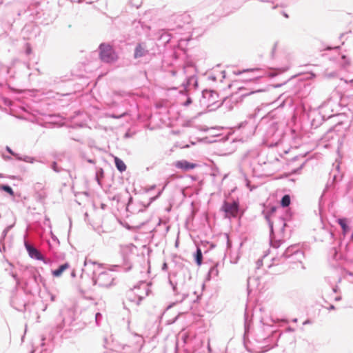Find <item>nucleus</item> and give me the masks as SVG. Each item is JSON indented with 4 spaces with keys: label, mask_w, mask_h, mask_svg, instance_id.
Instances as JSON below:
<instances>
[{
    "label": "nucleus",
    "mask_w": 353,
    "mask_h": 353,
    "mask_svg": "<svg viewBox=\"0 0 353 353\" xmlns=\"http://www.w3.org/2000/svg\"><path fill=\"white\" fill-rule=\"evenodd\" d=\"M268 222H269V226L270 228V245H271V247L276 249V248H279V246L281 245V241L280 240L274 241L273 239V236H273V225L274 223L278 224L279 226L280 227V230L281 231H283L284 228L286 225V224H285L283 219L277 218V217H274L273 220H268Z\"/></svg>",
    "instance_id": "obj_6"
},
{
    "label": "nucleus",
    "mask_w": 353,
    "mask_h": 353,
    "mask_svg": "<svg viewBox=\"0 0 353 353\" xmlns=\"http://www.w3.org/2000/svg\"><path fill=\"white\" fill-rule=\"evenodd\" d=\"M12 277L14 279V280H15L17 283H19V281H18V279H17V275H16V274H12Z\"/></svg>",
    "instance_id": "obj_52"
},
{
    "label": "nucleus",
    "mask_w": 353,
    "mask_h": 353,
    "mask_svg": "<svg viewBox=\"0 0 353 353\" xmlns=\"http://www.w3.org/2000/svg\"><path fill=\"white\" fill-rule=\"evenodd\" d=\"M148 53V50L146 49L145 45L143 43H138L134 49V58L139 59L143 57Z\"/></svg>",
    "instance_id": "obj_14"
},
{
    "label": "nucleus",
    "mask_w": 353,
    "mask_h": 353,
    "mask_svg": "<svg viewBox=\"0 0 353 353\" xmlns=\"http://www.w3.org/2000/svg\"><path fill=\"white\" fill-rule=\"evenodd\" d=\"M334 309H335V307L333 305H330V307H328V310H334Z\"/></svg>",
    "instance_id": "obj_54"
},
{
    "label": "nucleus",
    "mask_w": 353,
    "mask_h": 353,
    "mask_svg": "<svg viewBox=\"0 0 353 353\" xmlns=\"http://www.w3.org/2000/svg\"><path fill=\"white\" fill-rule=\"evenodd\" d=\"M260 91H261L260 90H258L256 91H252L250 94L254 93V92H260Z\"/></svg>",
    "instance_id": "obj_58"
},
{
    "label": "nucleus",
    "mask_w": 353,
    "mask_h": 353,
    "mask_svg": "<svg viewBox=\"0 0 353 353\" xmlns=\"http://www.w3.org/2000/svg\"><path fill=\"white\" fill-rule=\"evenodd\" d=\"M303 166V164H302L298 169L292 170L291 174H296L299 170L302 169Z\"/></svg>",
    "instance_id": "obj_41"
},
{
    "label": "nucleus",
    "mask_w": 353,
    "mask_h": 353,
    "mask_svg": "<svg viewBox=\"0 0 353 353\" xmlns=\"http://www.w3.org/2000/svg\"><path fill=\"white\" fill-rule=\"evenodd\" d=\"M227 217H235L239 212V203L236 201L229 203L225 201L222 206Z\"/></svg>",
    "instance_id": "obj_10"
},
{
    "label": "nucleus",
    "mask_w": 353,
    "mask_h": 353,
    "mask_svg": "<svg viewBox=\"0 0 353 353\" xmlns=\"http://www.w3.org/2000/svg\"><path fill=\"white\" fill-rule=\"evenodd\" d=\"M95 265H97L98 267H99V264L96 263V262H93L92 260L90 259H85V262H84V266L86 269H89L90 267L93 266L94 267Z\"/></svg>",
    "instance_id": "obj_29"
},
{
    "label": "nucleus",
    "mask_w": 353,
    "mask_h": 353,
    "mask_svg": "<svg viewBox=\"0 0 353 353\" xmlns=\"http://www.w3.org/2000/svg\"><path fill=\"white\" fill-rule=\"evenodd\" d=\"M174 166L178 169H181L184 171H188L196 168L197 164L188 162L186 160H181L176 161L174 163Z\"/></svg>",
    "instance_id": "obj_12"
},
{
    "label": "nucleus",
    "mask_w": 353,
    "mask_h": 353,
    "mask_svg": "<svg viewBox=\"0 0 353 353\" xmlns=\"http://www.w3.org/2000/svg\"><path fill=\"white\" fill-rule=\"evenodd\" d=\"M336 222L340 225L343 233H346L349 230V226L347 223V219L345 218L338 219Z\"/></svg>",
    "instance_id": "obj_20"
},
{
    "label": "nucleus",
    "mask_w": 353,
    "mask_h": 353,
    "mask_svg": "<svg viewBox=\"0 0 353 353\" xmlns=\"http://www.w3.org/2000/svg\"><path fill=\"white\" fill-rule=\"evenodd\" d=\"M258 77H253L252 78H250V80H252V79H256Z\"/></svg>",
    "instance_id": "obj_61"
},
{
    "label": "nucleus",
    "mask_w": 353,
    "mask_h": 353,
    "mask_svg": "<svg viewBox=\"0 0 353 353\" xmlns=\"http://www.w3.org/2000/svg\"><path fill=\"white\" fill-rule=\"evenodd\" d=\"M133 340V344H132V348L134 351H139L140 350L141 347H142L144 340L143 338L139 335V334H134L132 336Z\"/></svg>",
    "instance_id": "obj_16"
},
{
    "label": "nucleus",
    "mask_w": 353,
    "mask_h": 353,
    "mask_svg": "<svg viewBox=\"0 0 353 353\" xmlns=\"http://www.w3.org/2000/svg\"><path fill=\"white\" fill-rule=\"evenodd\" d=\"M195 262L198 265H201L203 261V254L201 249L197 248L196 253L194 254Z\"/></svg>",
    "instance_id": "obj_22"
},
{
    "label": "nucleus",
    "mask_w": 353,
    "mask_h": 353,
    "mask_svg": "<svg viewBox=\"0 0 353 353\" xmlns=\"http://www.w3.org/2000/svg\"><path fill=\"white\" fill-rule=\"evenodd\" d=\"M6 150L12 155L14 154V152L11 150V148L8 146H6Z\"/></svg>",
    "instance_id": "obj_43"
},
{
    "label": "nucleus",
    "mask_w": 353,
    "mask_h": 353,
    "mask_svg": "<svg viewBox=\"0 0 353 353\" xmlns=\"http://www.w3.org/2000/svg\"><path fill=\"white\" fill-rule=\"evenodd\" d=\"M88 162H89L90 163H94V161L92 159H88Z\"/></svg>",
    "instance_id": "obj_56"
},
{
    "label": "nucleus",
    "mask_w": 353,
    "mask_h": 353,
    "mask_svg": "<svg viewBox=\"0 0 353 353\" xmlns=\"http://www.w3.org/2000/svg\"><path fill=\"white\" fill-rule=\"evenodd\" d=\"M31 53V49L30 47H28L26 49V54H30Z\"/></svg>",
    "instance_id": "obj_48"
},
{
    "label": "nucleus",
    "mask_w": 353,
    "mask_h": 353,
    "mask_svg": "<svg viewBox=\"0 0 353 353\" xmlns=\"http://www.w3.org/2000/svg\"><path fill=\"white\" fill-rule=\"evenodd\" d=\"M292 321H293L294 323L297 322V319H292Z\"/></svg>",
    "instance_id": "obj_62"
},
{
    "label": "nucleus",
    "mask_w": 353,
    "mask_h": 353,
    "mask_svg": "<svg viewBox=\"0 0 353 353\" xmlns=\"http://www.w3.org/2000/svg\"><path fill=\"white\" fill-rule=\"evenodd\" d=\"M259 127L263 128L265 131V137L267 139L273 137L278 130V124L274 121H270L266 123H265L264 121H262L259 124Z\"/></svg>",
    "instance_id": "obj_8"
},
{
    "label": "nucleus",
    "mask_w": 353,
    "mask_h": 353,
    "mask_svg": "<svg viewBox=\"0 0 353 353\" xmlns=\"http://www.w3.org/2000/svg\"><path fill=\"white\" fill-rule=\"evenodd\" d=\"M12 156H14L17 160L22 161L23 155L14 152Z\"/></svg>",
    "instance_id": "obj_38"
},
{
    "label": "nucleus",
    "mask_w": 353,
    "mask_h": 353,
    "mask_svg": "<svg viewBox=\"0 0 353 353\" xmlns=\"http://www.w3.org/2000/svg\"><path fill=\"white\" fill-rule=\"evenodd\" d=\"M340 47L327 46L325 50L329 53L326 55L329 56V59L336 64L339 68L346 69L350 64L349 59L347 56L339 51Z\"/></svg>",
    "instance_id": "obj_1"
},
{
    "label": "nucleus",
    "mask_w": 353,
    "mask_h": 353,
    "mask_svg": "<svg viewBox=\"0 0 353 353\" xmlns=\"http://www.w3.org/2000/svg\"><path fill=\"white\" fill-rule=\"evenodd\" d=\"M8 231V228H6L3 231V233H2L3 238H4L6 236Z\"/></svg>",
    "instance_id": "obj_45"
},
{
    "label": "nucleus",
    "mask_w": 353,
    "mask_h": 353,
    "mask_svg": "<svg viewBox=\"0 0 353 353\" xmlns=\"http://www.w3.org/2000/svg\"><path fill=\"white\" fill-rule=\"evenodd\" d=\"M244 328H245V332H244V337H245V335L247 334V333L248 332L249 328H250V325H249V324H248V323L247 322L246 320L245 321Z\"/></svg>",
    "instance_id": "obj_36"
},
{
    "label": "nucleus",
    "mask_w": 353,
    "mask_h": 353,
    "mask_svg": "<svg viewBox=\"0 0 353 353\" xmlns=\"http://www.w3.org/2000/svg\"><path fill=\"white\" fill-rule=\"evenodd\" d=\"M277 46H278V42H275L272 46V48L271 50V52H270V57L271 59H275V57H276V48H277Z\"/></svg>",
    "instance_id": "obj_31"
},
{
    "label": "nucleus",
    "mask_w": 353,
    "mask_h": 353,
    "mask_svg": "<svg viewBox=\"0 0 353 353\" xmlns=\"http://www.w3.org/2000/svg\"><path fill=\"white\" fill-rule=\"evenodd\" d=\"M282 258L285 259L292 258V261L296 260L301 262L304 258V254L303 251L298 250L296 246L292 245L288 247L282 254L281 259Z\"/></svg>",
    "instance_id": "obj_7"
},
{
    "label": "nucleus",
    "mask_w": 353,
    "mask_h": 353,
    "mask_svg": "<svg viewBox=\"0 0 353 353\" xmlns=\"http://www.w3.org/2000/svg\"><path fill=\"white\" fill-rule=\"evenodd\" d=\"M172 74L173 76H174L176 74V72L175 71H172Z\"/></svg>",
    "instance_id": "obj_64"
},
{
    "label": "nucleus",
    "mask_w": 353,
    "mask_h": 353,
    "mask_svg": "<svg viewBox=\"0 0 353 353\" xmlns=\"http://www.w3.org/2000/svg\"><path fill=\"white\" fill-rule=\"evenodd\" d=\"M17 14L19 16L23 17L21 19L25 20L28 16H30L31 14V13H30V10H24L18 12ZM19 19H18V20H19Z\"/></svg>",
    "instance_id": "obj_30"
},
{
    "label": "nucleus",
    "mask_w": 353,
    "mask_h": 353,
    "mask_svg": "<svg viewBox=\"0 0 353 353\" xmlns=\"http://www.w3.org/2000/svg\"><path fill=\"white\" fill-rule=\"evenodd\" d=\"M258 159H260V152L259 150L253 149L248 150L242 157V166L254 172L257 169V164H259Z\"/></svg>",
    "instance_id": "obj_4"
},
{
    "label": "nucleus",
    "mask_w": 353,
    "mask_h": 353,
    "mask_svg": "<svg viewBox=\"0 0 353 353\" xmlns=\"http://www.w3.org/2000/svg\"><path fill=\"white\" fill-rule=\"evenodd\" d=\"M161 194V191L159 192L158 194L152 199V200H154L155 199H157V197H159L160 196V194Z\"/></svg>",
    "instance_id": "obj_53"
},
{
    "label": "nucleus",
    "mask_w": 353,
    "mask_h": 353,
    "mask_svg": "<svg viewBox=\"0 0 353 353\" xmlns=\"http://www.w3.org/2000/svg\"><path fill=\"white\" fill-rule=\"evenodd\" d=\"M51 168L52 169L56 172H59V170L58 169V167H57V163L54 161L52 163V165H51Z\"/></svg>",
    "instance_id": "obj_35"
},
{
    "label": "nucleus",
    "mask_w": 353,
    "mask_h": 353,
    "mask_svg": "<svg viewBox=\"0 0 353 353\" xmlns=\"http://www.w3.org/2000/svg\"><path fill=\"white\" fill-rule=\"evenodd\" d=\"M114 163L117 169L122 172L126 170V165L124 162L119 157H114Z\"/></svg>",
    "instance_id": "obj_18"
},
{
    "label": "nucleus",
    "mask_w": 353,
    "mask_h": 353,
    "mask_svg": "<svg viewBox=\"0 0 353 353\" xmlns=\"http://www.w3.org/2000/svg\"><path fill=\"white\" fill-rule=\"evenodd\" d=\"M0 190H2L9 194L11 196L14 195V191L12 188L8 185H1L0 184Z\"/></svg>",
    "instance_id": "obj_28"
},
{
    "label": "nucleus",
    "mask_w": 353,
    "mask_h": 353,
    "mask_svg": "<svg viewBox=\"0 0 353 353\" xmlns=\"http://www.w3.org/2000/svg\"><path fill=\"white\" fill-rule=\"evenodd\" d=\"M22 161H25L26 163H33L36 161V160L34 157L27 156V155L23 156Z\"/></svg>",
    "instance_id": "obj_32"
},
{
    "label": "nucleus",
    "mask_w": 353,
    "mask_h": 353,
    "mask_svg": "<svg viewBox=\"0 0 353 353\" xmlns=\"http://www.w3.org/2000/svg\"><path fill=\"white\" fill-rule=\"evenodd\" d=\"M140 288H143L144 290H146L145 293V295H148V292H147V290H148V285L147 284L145 283V282H142L139 286L137 288V287H134V288L133 290H131L129 292H128V296H130L132 294H137L136 292H134V291H136L137 290H139Z\"/></svg>",
    "instance_id": "obj_26"
},
{
    "label": "nucleus",
    "mask_w": 353,
    "mask_h": 353,
    "mask_svg": "<svg viewBox=\"0 0 353 353\" xmlns=\"http://www.w3.org/2000/svg\"><path fill=\"white\" fill-rule=\"evenodd\" d=\"M138 295V302H137V304H139L141 301L143 299L144 296H142L141 294H137Z\"/></svg>",
    "instance_id": "obj_44"
},
{
    "label": "nucleus",
    "mask_w": 353,
    "mask_h": 353,
    "mask_svg": "<svg viewBox=\"0 0 353 353\" xmlns=\"http://www.w3.org/2000/svg\"><path fill=\"white\" fill-rule=\"evenodd\" d=\"M21 300V297L20 296H16L11 302L12 306L18 311H23L26 309V302L23 301L20 302Z\"/></svg>",
    "instance_id": "obj_15"
},
{
    "label": "nucleus",
    "mask_w": 353,
    "mask_h": 353,
    "mask_svg": "<svg viewBox=\"0 0 353 353\" xmlns=\"http://www.w3.org/2000/svg\"><path fill=\"white\" fill-rule=\"evenodd\" d=\"M37 350L34 349V350H33L31 352V353H36V352H37Z\"/></svg>",
    "instance_id": "obj_60"
},
{
    "label": "nucleus",
    "mask_w": 353,
    "mask_h": 353,
    "mask_svg": "<svg viewBox=\"0 0 353 353\" xmlns=\"http://www.w3.org/2000/svg\"><path fill=\"white\" fill-rule=\"evenodd\" d=\"M263 265V259H258L256 261L257 268H259Z\"/></svg>",
    "instance_id": "obj_40"
},
{
    "label": "nucleus",
    "mask_w": 353,
    "mask_h": 353,
    "mask_svg": "<svg viewBox=\"0 0 353 353\" xmlns=\"http://www.w3.org/2000/svg\"><path fill=\"white\" fill-rule=\"evenodd\" d=\"M25 247L30 258L39 261H42L46 264L48 263V261L44 258L40 251L35 247L30 245L28 242H25Z\"/></svg>",
    "instance_id": "obj_9"
},
{
    "label": "nucleus",
    "mask_w": 353,
    "mask_h": 353,
    "mask_svg": "<svg viewBox=\"0 0 353 353\" xmlns=\"http://www.w3.org/2000/svg\"><path fill=\"white\" fill-rule=\"evenodd\" d=\"M189 19H190V15L186 13H183L181 14L176 15V18L174 20L188 22Z\"/></svg>",
    "instance_id": "obj_27"
},
{
    "label": "nucleus",
    "mask_w": 353,
    "mask_h": 353,
    "mask_svg": "<svg viewBox=\"0 0 353 353\" xmlns=\"http://www.w3.org/2000/svg\"><path fill=\"white\" fill-rule=\"evenodd\" d=\"M256 70H257V69L246 70H243V72H253L256 71ZM241 73H242V72L239 71L237 74H241Z\"/></svg>",
    "instance_id": "obj_42"
},
{
    "label": "nucleus",
    "mask_w": 353,
    "mask_h": 353,
    "mask_svg": "<svg viewBox=\"0 0 353 353\" xmlns=\"http://www.w3.org/2000/svg\"><path fill=\"white\" fill-rule=\"evenodd\" d=\"M341 299V297L340 296H338V297H336L335 298V300L336 301H339Z\"/></svg>",
    "instance_id": "obj_59"
},
{
    "label": "nucleus",
    "mask_w": 353,
    "mask_h": 353,
    "mask_svg": "<svg viewBox=\"0 0 353 353\" xmlns=\"http://www.w3.org/2000/svg\"><path fill=\"white\" fill-rule=\"evenodd\" d=\"M94 276L92 278L94 285H97L101 288H110L115 285V278L110 271H103L96 275L94 271Z\"/></svg>",
    "instance_id": "obj_5"
},
{
    "label": "nucleus",
    "mask_w": 353,
    "mask_h": 353,
    "mask_svg": "<svg viewBox=\"0 0 353 353\" xmlns=\"http://www.w3.org/2000/svg\"><path fill=\"white\" fill-rule=\"evenodd\" d=\"M282 14L285 17V19H288V14L285 12H282Z\"/></svg>",
    "instance_id": "obj_51"
},
{
    "label": "nucleus",
    "mask_w": 353,
    "mask_h": 353,
    "mask_svg": "<svg viewBox=\"0 0 353 353\" xmlns=\"http://www.w3.org/2000/svg\"><path fill=\"white\" fill-rule=\"evenodd\" d=\"M236 0H229L228 1V3H233Z\"/></svg>",
    "instance_id": "obj_57"
},
{
    "label": "nucleus",
    "mask_w": 353,
    "mask_h": 353,
    "mask_svg": "<svg viewBox=\"0 0 353 353\" xmlns=\"http://www.w3.org/2000/svg\"><path fill=\"white\" fill-rule=\"evenodd\" d=\"M63 313H64V312L61 311L60 312L59 316L57 318V329H58L57 331L58 332L60 331L61 330H62L66 323V321H65V318L63 317Z\"/></svg>",
    "instance_id": "obj_19"
},
{
    "label": "nucleus",
    "mask_w": 353,
    "mask_h": 353,
    "mask_svg": "<svg viewBox=\"0 0 353 353\" xmlns=\"http://www.w3.org/2000/svg\"><path fill=\"white\" fill-rule=\"evenodd\" d=\"M99 59L105 63H112L118 59V56L112 46L102 43L99 46Z\"/></svg>",
    "instance_id": "obj_3"
},
{
    "label": "nucleus",
    "mask_w": 353,
    "mask_h": 353,
    "mask_svg": "<svg viewBox=\"0 0 353 353\" xmlns=\"http://www.w3.org/2000/svg\"><path fill=\"white\" fill-rule=\"evenodd\" d=\"M157 14V12L154 10H150L148 11H146L144 14V20H153L154 18H153V16H155Z\"/></svg>",
    "instance_id": "obj_25"
},
{
    "label": "nucleus",
    "mask_w": 353,
    "mask_h": 353,
    "mask_svg": "<svg viewBox=\"0 0 353 353\" xmlns=\"http://www.w3.org/2000/svg\"><path fill=\"white\" fill-rule=\"evenodd\" d=\"M102 318H103V316L101 313H99V312L96 313L95 321H96V323L97 325H99L100 324V321H101Z\"/></svg>",
    "instance_id": "obj_33"
},
{
    "label": "nucleus",
    "mask_w": 353,
    "mask_h": 353,
    "mask_svg": "<svg viewBox=\"0 0 353 353\" xmlns=\"http://www.w3.org/2000/svg\"><path fill=\"white\" fill-rule=\"evenodd\" d=\"M219 94L211 90H205L202 92L201 98L199 100L200 105L204 108L212 110L219 106Z\"/></svg>",
    "instance_id": "obj_2"
},
{
    "label": "nucleus",
    "mask_w": 353,
    "mask_h": 353,
    "mask_svg": "<svg viewBox=\"0 0 353 353\" xmlns=\"http://www.w3.org/2000/svg\"><path fill=\"white\" fill-rule=\"evenodd\" d=\"M309 323V321H308V320H307V321H305L303 323V325H305V324H307V323Z\"/></svg>",
    "instance_id": "obj_63"
},
{
    "label": "nucleus",
    "mask_w": 353,
    "mask_h": 353,
    "mask_svg": "<svg viewBox=\"0 0 353 353\" xmlns=\"http://www.w3.org/2000/svg\"><path fill=\"white\" fill-rule=\"evenodd\" d=\"M132 3V6H134L136 7L137 8H138L139 6H140V4L139 3H133L132 2H131Z\"/></svg>",
    "instance_id": "obj_49"
},
{
    "label": "nucleus",
    "mask_w": 353,
    "mask_h": 353,
    "mask_svg": "<svg viewBox=\"0 0 353 353\" xmlns=\"http://www.w3.org/2000/svg\"><path fill=\"white\" fill-rule=\"evenodd\" d=\"M287 330H288V332H293L294 331V329L290 327H288Z\"/></svg>",
    "instance_id": "obj_55"
},
{
    "label": "nucleus",
    "mask_w": 353,
    "mask_h": 353,
    "mask_svg": "<svg viewBox=\"0 0 353 353\" xmlns=\"http://www.w3.org/2000/svg\"><path fill=\"white\" fill-rule=\"evenodd\" d=\"M191 103H192V99H191V98L188 97L187 99V100L183 103V105L184 106H188V105H189Z\"/></svg>",
    "instance_id": "obj_37"
},
{
    "label": "nucleus",
    "mask_w": 353,
    "mask_h": 353,
    "mask_svg": "<svg viewBox=\"0 0 353 353\" xmlns=\"http://www.w3.org/2000/svg\"><path fill=\"white\" fill-rule=\"evenodd\" d=\"M39 32V28L35 23H26L22 29L24 37H26L28 39L37 37Z\"/></svg>",
    "instance_id": "obj_11"
},
{
    "label": "nucleus",
    "mask_w": 353,
    "mask_h": 353,
    "mask_svg": "<svg viewBox=\"0 0 353 353\" xmlns=\"http://www.w3.org/2000/svg\"><path fill=\"white\" fill-rule=\"evenodd\" d=\"M68 268L69 264L68 263H65L61 265L57 270L52 271V275L56 277L60 276L63 272Z\"/></svg>",
    "instance_id": "obj_17"
},
{
    "label": "nucleus",
    "mask_w": 353,
    "mask_h": 353,
    "mask_svg": "<svg viewBox=\"0 0 353 353\" xmlns=\"http://www.w3.org/2000/svg\"><path fill=\"white\" fill-rule=\"evenodd\" d=\"M194 83L195 86H197V80L195 76L192 75L187 78L185 83L183 82V85L186 89L190 84Z\"/></svg>",
    "instance_id": "obj_21"
},
{
    "label": "nucleus",
    "mask_w": 353,
    "mask_h": 353,
    "mask_svg": "<svg viewBox=\"0 0 353 353\" xmlns=\"http://www.w3.org/2000/svg\"><path fill=\"white\" fill-rule=\"evenodd\" d=\"M290 202H291V199H290V195L288 194H285L282 198H281V205L283 208H286V207H288L290 204Z\"/></svg>",
    "instance_id": "obj_23"
},
{
    "label": "nucleus",
    "mask_w": 353,
    "mask_h": 353,
    "mask_svg": "<svg viewBox=\"0 0 353 353\" xmlns=\"http://www.w3.org/2000/svg\"><path fill=\"white\" fill-rule=\"evenodd\" d=\"M259 164H257V168L259 166L262 165L263 164H265V157H262L261 153L260 152V159H258Z\"/></svg>",
    "instance_id": "obj_34"
},
{
    "label": "nucleus",
    "mask_w": 353,
    "mask_h": 353,
    "mask_svg": "<svg viewBox=\"0 0 353 353\" xmlns=\"http://www.w3.org/2000/svg\"><path fill=\"white\" fill-rule=\"evenodd\" d=\"M219 270H218V264H216L211 267L208 272V276L210 279L214 278L216 276H218Z\"/></svg>",
    "instance_id": "obj_24"
},
{
    "label": "nucleus",
    "mask_w": 353,
    "mask_h": 353,
    "mask_svg": "<svg viewBox=\"0 0 353 353\" xmlns=\"http://www.w3.org/2000/svg\"><path fill=\"white\" fill-rule=\"evenodd\" d=\"M167 269H168V265H167V263H164L163 264V265H162V270H164V271H165V270H167Z\"/></svg>",
    "instance_id": "obj_46"
},
{
    "label": "nucleus",
    "mask_w": 353,
    "mask_h": 353,
    "mask_svg": "<svg viewBox=\"0 0 353 353\" xmlns=\"http://www.w3.org/2000/svg\"><path fill=\"white\" fill-rule=\"evenodd\" d=\"M44 340H45V338L42 337V339H41L42 343H41V347H44V345H45V343L43 342Z\"/></svg>",
    "instance_id": "obj_50"
},
{
    "label": "nucleus",
    "mask_w": 353,
    "mask_h": 353,
    "mask_svg": "<svg viewBox=\"0 0 353 353\" xmlns=\"http://www.w3.org/2000/svg\"><path fill=\"white\" fill-rule=\"evenodd\" d=\"M258 1L265 3V6L263 7L265 10H274L278 8H283L285 5L283 3H279L276 1V0H257Z\"/></svg>",
    "instance_id": "obj_13"
},
{
    "label": "nucleus",
    "mask_w": 353,
    "mask_h": 353,
    "mask_svg": "<svg viewBox=\"0 0 353 353\" xmlns=\"http://www.w3.org/2000/svg\"><path fill=\"white\" fill-rule=\"evenodd\" d=\"M85 0H70L71 3L72 2H77V3H81L83 2Z\"/></svg>",
    "instance_id": "obj_47"
},
{
    "label": "nucleus",
    "mask_w": 353,
    "mask_h": 353,
    "mask_svg": "<svg viewBox=\"0 0 353 353\" xmlns=\"http://www.w3.org/2000/svg\"><path fill=\"white\" fill-rule=\"evenodd\" d=\"M169 282L172 287L173 292L174 293H177L176 285L175 284H174L171 280H170Z\"/></svg>",
    "instance_id": "obj_39"
}]
</instances>
